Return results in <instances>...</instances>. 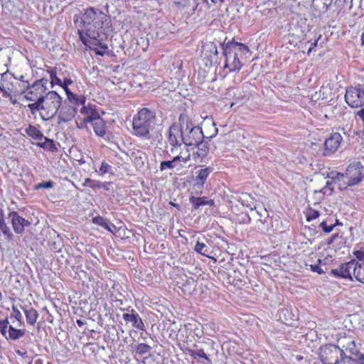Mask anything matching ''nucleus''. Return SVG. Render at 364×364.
Masks as SVG:
<instances>
[{"label":"nucleus","instance_id":"2eb2a0df","mask_svg":"<svg viewBox=\"0 0 364 364\" xmlns=\"http://www.w3.org/2000/svg\"><path fill=\"white\" fill-rule=\"evenodd\" d=\"M343 138L340 133L335 132L331 134L324 141V156H329L334 153L339 147Z\"/></svg>","mask_w":364,"mask_h":364},{"label":"nucleus","instance_id":"603ef678","mask_svg":"<svg viewBox=\"0 0 364 364\" xmlns=\"http://www.w3.org/2000/svg\"><path fill=\"white\" fill-rule=\"evenodd\" d=\"M333 181H327L326 183V186L321 190V192H322L323 194H326L328 191H330V193H328L331 195L333 191Z\"/></svg>","mask_w":364,"mask_h":364},{"label":"nucleus","instance_id":"5701e85b","mask_svg":"<svg viewBox=\"0 0 364 364\" xmlns=\"http://www.w3.org/2000/svg\"><path fill=\"white\" fill-rule=\"evenodd\" d=\"M193 146L198 148V151L194 152L193 154L195 160H196L197 157L200 159L205 158L208 155L210 150L209 142L208 141L205 140V139L200 141V142L197 143V144L194 145Z\"/></svg>","mask_w":364,"mask_h":364},{"label":"nucleus","instance_id":"7c9ffc66","mask_svg":"<svg viewBox=\"0 0 364 364\" xmlns=\"http://www.w3.org/2000/svg\"><path fill=\"white\" fill-rule=\"evenodd\" d=\"M25 132L28 136L36 140L41 141L43 138H45L43 134L35 126L31 124L28 125V127L26 129Z\"/></svg>","mask_w":364,"mask_h":364},{"label":"nucleus","instance_id":"49530a36","mask_svg":"<svg viewBox=\"0 0 364 364\" xmlns=\"http://www.w3.org/2000/svg\"><path fill=\"white\" fill-rule=\"evenodd\" d=\"M320 215L319 211L314 210L311 208H308L306 213V218L307 221H311L318 218Z\"/></svg>","mask_w":364,"mask_h":364},{"label":"nucleus","instance_id":"6e6552de","mask_svg":"<svg viewBox=\"0 0 364 364\" xmlns=\"http://www.w3.org/2000/svg\"><path fill=\"white\" fill-rule=\"evenodd\" d=\"M345 101L352 108L364 105V84L348 87L346 90Z\"/></svg>","mask_w":364,"mask_h":364},{"label":"nucleus","instance_id":"09e8293b","mask_svg":"<svg viewBox=\"0 0 364 364\" xmlns=\"http://www.w3.org/2000/svg\"><path fill=\"white\" fill-rule=\"evenodd\" d=\"M176 166V165L173 163L172 160L162 161L160 164V171H164L167 169H173Z\"/></svg>","mask_w":364,"mask_h":364},{"label":"nucleus","instance_id":"e433bc0d","mask_svg":"<svg viewBox=\"0 0 364 364\" xmlns=\"http://www.w3.org/2000/svg\"><path fill=\"white\" fill-rule=\"evenodd\" d=\"M58 73L61 77L63 82H65L66 84H72L73 82V80L70 77V72L66 65H63L62 68H58Z\"/></svg>","mask_w":364,"mask_h":364},{"label":"nucleus","instance_id":"13d9d810","mask_svg":"<svg viewBox=\"0 0 364 364\" xmlns=\"http://www.w3.org/2000/svg\"><path fill=\"white\" fill-rule=\"evenodd\" d=\"M31 85L29 83V82H26L25 83L22 84L21 89L20 90L21 94L27 93V92L29 91L31 88Z\"/></svg>","mask_w":364,"mask_h":364},{"label":"nucleus","instance_id":"412c9836","mask_svg":"<svg viewBox=\"0 0 364 364\" xmlns=\"http://www.w3.org/2000/svg\"><path fill=\"white\" fill-rule=\"evenodd\" d=\"M36 82L31 84L29 91L24 95V97L28 101H35L47 93L48 89L43 88L39 85L36 87Z\"/></svg>","mask_w":364,"mask_h":364},{"label":"nucleus","instance_id":"8fccbe9b","mask_svg":"<svg viewBox=\"0 0 364 364\" xmlns=\"http://www.w3.org/2000/svg\"><path fill=\"white\" fill-rule=\"evenodd\" d=\"M100 183L101 181H100L92 180L90 178H86L83 186H88L90 188L93 189L96 188H100Z\"/></svg>","mask_w":364,"mask_h":364},{"label":"nucleus","instance_id":"b1692460","mask_svg":"<svg viewBox=\"0 0 364 364\" xmlns=\"http://www.w3.org/2000/svg\"><path fill=\"white\" fill-rule=\"evenodd\" d=\"M105 36V34L100 35V37L97 38L100 40L99 43H87L85 46L95 50L97 55L102 56L108 49L107 44L103 43Z\"/></svg>","mask_w":364,"mask_h":364},{"label":"nucleus","instance_id":"20e7f679","mask_svg":"<svg viewBox=\"0 0 364 364\" xmlns=\"http://www.w3.org/2000/svg\"><path fill=\"white\" fill-rule=\"evenodd\" d=\"M40 99L42 101V112H40V115L43 120L47 121L58 112L62 97L55 91H49Z\"/></svg>","mask_w":364,"mask_h":364},{"label":"nucleus","instance_id":"f3484780","mask_svg":"<svg viewBox=\"0 0 364 364\" xmlns=\"http://www.w3.org/2000/svg\"><path fill=\"white\" fill-rule=\"evenodd\" d=\"M333 0H313L311 9L314 16H321L326 14Z\"/></svg>","mask_w":364,"mask_h":364},{"label":"nucleus","instance_id":"79ce46f5","mask_svg":"<svg viewBox=\"0 0 364 364\" xmlns=\"http://www.w3.org/2000/svg\"><path fill=\"white\" fill-rule=\"evenodd\" d=\"M0 230H1L2 233L4 234L5 239L8 242H11L13 240V233L11 231L9 227L6 225L5 223V221L0 223Z\"/></svg>","mask_w":364,"mask_h":364},{"label":"nucleus","instance_id":"423d86ee","mask_svg":"<svg viewBox=\"0 0 364 364\" xmlns=\"http://www.w3.org/2000/svg\"><path fill=\"white\" fill-rule=\"evenodd\" d=\"M364 166L360 161H353L347 168L346 173L337 174V178L341 177L343 182L348 186H353L360 183L363 179Z\"/></svg>","mask_w":364,"mask_h":364},{"label":"nucleus","instance_id":"9d476101","mask_svg":"<svg viewBox=\"0 0 364 364\" xmlns=\"http://www.w3.org/2000/svg\"><path fill=\"white\" fill-rule=\"evenodd\" d=\"M213 171V168L205 166H200V168L196 171L195 176L193 177L192 194L201 196L207 178Z\"/></svg>","mask_w":364,"mask_h":364},{"label":"nucleus","instance_id":"bf43d9fd","mask_svg":"<svg viewBox=\"0 0 364 364\" xmlns=\"http://www.w3.org/2000/svg\"><path fill=\"white\" fill-rule=\"evenodd\" d=\"M354 255L358 260L362 261L363 263H364V251L357 250L354 252Z\"/></svg>","mask_w":364,"mask_h":364},{"label":"nucleus","instance_id":"a19ab883","mask_svg":"<svg viewBox=\"0 0 364 364\" xmlns=\"http://www.w3.org/2000/svg\"><path fill=\"white\" fill-rule=\"evenodd\" d=\"M134 348L136 353L140 355H143L150 352L151 350V347L150 346L143 343L136 345Z\"/></svg>","mask_w":364,"mask_h":364},{"label":"nucleus","instance_id":"ddd939ff","mask_svg":"<svg viewBox=\"0 0 364 364\" xmlns=\"http://www.w3.org/2000/svg\"><path fill=\"white\" fill-rule=\"evenodd\" d=\"M168 141L172 146L171 151L184 144V132L177 127L176 123H173L168 129Z\"/></svg>","mask_w":364,"mask_h":364},{"label":"nucleus","instance_id":"a878e982","mask_svg":"<svg viewBox=\"0 0 364 364\" xmlns=\"http://www.w3.org/2000/svg\"><path fill=\"white\" fill-rule=\"evenodd\" d=\"M26 330L25 328H16L13 325H9L8 330V337L6 340L16 341L23 337L26 334Z\"/></svg>","mask_w":364,"mask_h":364},{"label":"nucleus","instance_id":"393cba45","mask_svg":"<svg viewBox=\"0 0 364 364\" xmlns=\"http://www.w3.org/2000/svg\"><path fill=\"white\" fill-rule=\"evenodd\" d=\"M20 307L25 314L26 322L28 324L33 326L39 316L38 311L31 306L23 307L20 305Z\"/></svg>","mask_w":364,"mask_h":364},{"label":"nucleus","instance_id":"a18cd8bd","mask_svg":"<svg viewBox=\"0 0 364 364\" xmlns=\"http://www.w3.org/2000/svg\"><path fill=\"white\" fill-rule=\"evenodd\" d=\"M105 173H113L112 166L107 164L105 161H103L99 168V174L104 175Z\"/></svg>","mask_w":364,"mask_h":364},{"label":"nucleus","instance_id":"4be33fe9","mask_svg":"<svg viewBox=\"0 0 364 364\" xmlns=\"http://www.w3.org/2000/svg\"><path fill=\"white\" fill-rule=\"evenodd\" d=\"M131 159L134 163V166L138 170H140L144 168V162L147 157L144 151L137 149L132 153Z\"/></svg>","mask_w":364,"mask_h":364},{"label":"nucleus","instance_id":"2f4dec72","mask_svg":"<svg viewBox=\"0 0 364 364\" xmlns=\"http://www.w3.org/2000/svg\"><path fill=\"white\" fill-rule=\"evenodd\" d=\"M353 275L358 282L364 284V263H359L355 260Z\"/></svg>","mask_w":364,"mask_h":364},{"label":"nucleus","instance_id":"774afa93","mask_svg":"<svg viewBox=\"0 0 364 364\" xmlns=\"http://www.w3.org/2000/svg\"><path fill=\"white\" fill-rule=\"evenodd\" d=\"M0 92H2V95L4 97H9V93L6 91V90L5 89L4 86L2 85L1 86V90H0Z\"/></svg>","mask_w":364,"mask_h":364},{"label":"nucleus","instance_id":"7ed1b4c3","mask_svg":"<svg viewBox=\"0 0 364 364\" xmlns=\"http://www.w3.org/2000/svg\"><path fill=\"white\" fill-rule=\"evenodd\" d=\"M220 44L225 58L224 68H228L229 73L239 72L242 67L240 58L250 52L249 47L244 43L235 41V38H232L227 43L225 41L223 43L220 42Z\"/></svg>","mask_w":364,"mask_h":364},{"label":"nucleus","instance_id":"f03ea898","mask_svg":"<svg viewBox=\"0 0 364 364\" xmlns=\"http://www.w3.org/2000/svg\"><path fill=\"white\" fill-rule=\"evenodd\" d=\"M162 112L154 108L143 107L138 110L132 120V134L150 139V132L163 124Z\"/></svg>","mask_w":364,"mask_h":364},{"label":"nucleus","instance_id":"a211bd4d","mask_svg":"<svg viewBox=\"0 0 364 364\" xmlns=\"http://www.w3.org/2000/svg\"><path fill=\"white\" fill-rule=\"evenodd\" d=\"M189 202L192 205V210H197L201 206L208 205L210 207L215 206V201L213 199H208V197L200 196H196L195 194H191L189 197Z\"/></svg>","mask_w":364,"mask_h":364},{"label":"nucleus","instance_id":"338daca9","mask_svg":"<svg viewBox=\"0 0 364 364\" xmlns=\"http://www.w3.org/2000/svg\"><path fill=\"white\" fill-rule=\"evenodd\" d=\"M357 115L360 118L363 123V134H364V107H362L358 112Z\"/></svg>","mask_w":364,"mask_h":364},{"label":"nucleus","instance_id":"f704fd0d","mask_svg":"<svg viewBox=\"0 0 364 364\" xmlns=\"http://www.w3.org/2000/svg\"><path fill=\"white\" fill-rule=\"evenodd\" d=\"M51 79L50 84L51 87H53L54 85H61L63 83L61 77L58 75V68H50L48 70Z\"/></svg>","mask_w":364,"mask_h":364},{"label":"nucleus","instance_id":"dca6fc26","mask_svg":"<svg viewBox=\"0 0 364 364\" xmlns=\"http://www.w3.org/2000/svg\"><path fill=\"white\" fill-rule=\"evenodd\" d=\"M77 113V107L67 104L65 102L60 107L58 115V123H65L71 121Z\"/></svg>","mask_w":364,"mask_h":364},{"label":"nucleus","instance_id":"bb28decb","mask_svg":"<svg viewBox=\"0 0 364 364\" xmlns=\"http://www.w3.org/2000/svg\"><path fill=\"white\" fill-rule=\"evenodd\" d=\"M176 126L183 132H185L194 127L193 123L190 119L189 117L186 114H181L179 115L178 123H176Z\"/></svg>","mask_w":364,"mask_h":364},{"label":"nucleus","instance_id":"cd10ccee","mask_svg":"<svg viewBox=\"0 0 364 364\" xmlns=\"http://www.w3.org/2000/svg\"><path fill=\"white\" fill-rule=\"evenodd\" d=\"M92 223L99 225L111 232H112V228H115V225L113 223H110L107 219L100 215L94 217L92 220Z\"/></svg>","mask_w":364,"mask_h":364},{"label":"nucleus","instance_id":"f8f14e48","mask_svg":"<svg viewBox=\"0 0 364 364\" xmlns=\"http://www.w3.org/2000/svg\"><path fill=\"white\" fill-rule=\"evenodd\" d=\"M355 259L341 263L338 267L332 269L331 274L336 278L348 279L353 281V269H355Z\"/></svg>","mask_w":364,"mask_h":364},{"label":"nucleus","instance_id":"5fc2aeb1","mask_svg":"<svg viewBox=\"0 0 364 364\" xmlns=\"http://www.w3.org/2000/svg\"><path fill=\"white\" fill-rule=\"evenodd\" d=\"M321 38V35L319 34V36L314 41H308L309 43H310V46H309V48L307 51V54L309 55L310 53L312 51V50L317 46L318 45V42L319 41V39Z\"/></svg>","mask_w":364,"mask_h":364},{"label":"nucleus","instance_id":"0eeeda50","mask_svg":"<svg viewBox=\"0 0 364 364\" xmlns=\"http://www.w3.org/2000/svg\"><path fill=\"white\" fill-rule=\"evenodd\" d=\"M212 127L213 128V133L209 136H205L204 135L202 128L199 126H194L185 131L184 144L186 146H192L197 144V143L200 142V141L204 139H207L208 141H210L218 133V129L216 127V124L214 121H212Z\"/></svg>","mask_w":364,"mask_h":364},{"label":"nucleus","instance_id":"9b49d317","mask_svg":"<svg viewBox=\"0 0 364 364\" xmlns=\"http://www.w3.org/2000/svg\"><path fill=\"white\" fill-rule=\"evenodd\" d=\"M203 54L206 66H214L220 63L217 46L213 42H207L203 46Z\"/></svg>","mask_w":364,"mask_h":364},{"label":"nucleus","instance_id":"680f3d73","mask_svg":"<svg viewBox=\"0 0 364 364\" xmlns=\"http://www.w3.org/2000/svg\"><path fill=\"white\" fill-rule=\"evenodd\" d=\"M9 323H6L3 328H1L0 330V332L1 333V335L6 339V337H8V333H7V328L9 329Z\"/></svg>","mask_w":364,"mask_h":364},{"label":"nucleus","instance_id":"3c124183","mask_svg":"<svg viewBox=\"0 0 364 364\" xmlns=\"http://www.w3.org/2000/svg\"><path fill=\"white\" fill-rule=\"evenodd\" d=\"M319 226L322 228L325 233H330L335 228V225L331 224L328 225L326 220L321 222Z\"/></svg>","mask_w":364,"mask_h":364},{"label":"nucleus","instance_id":"6e6d98bb","mask_svg":"<svg viewBox=\"0 0 364 364\" xmlns=\"http://www.w3.org/2000/svg\"><path fill=\"white\" fill-rule=\"evenodd\" d=\"M70 85V84H66L65 82H63L60 86L65 90L67 97L70 96L71 97H73L74 93L68 87V85Z\"/></svg>","mask_w":364,"mask_h":364},{"label":"nucleus","instance_id":"864d4df0","mask_svg":"<svg viewBox=\"0 0 364 364\" xmlns=\"http://www.w3.org/2000/svg\"><path fill=\"white\" fill-rule=\"evenodd\" d=\"M318 264H311L310 265V269L312 272H317L318 274H322L325 272L321 268L319 264L321 262V260L320 259H318Z\"/></svg>","mask_w":364,"mask_h":364},{"label":"nucleus","instance_id":"1a4fd4ad","mask_svg":"<svg viewBox=\"0 0 364 364\" xmlns=\"http://www.w3.org/2000/svg\"><path fill=\"white\" fill-rule=\"evenodd\" d=\"M213 344L214 342L209 339L207 342L195 343L192 348H186V351L193 359H197L200 362H202L201 360H205L210 364L212 361L209 358V350H212Z\"/></svg>","mask_w":364,"mask_h":364},{"label":"nucleus","instance_id":"c756f323","mask_svg":"<svg viewBox=\"0 0 364 364\" xmlns=\"http://www.w3.org/2000/svg\"><path fill=\"white\" fill-rule=\"evenodd\" d=\"M43 139L44 140V141L37 142L35 144L37 146L50 152H55L58 151V148L56 147L55 142L53 139H49L46 136H45V138H43Z\"/></svg>","mask_w":364,"mask_h":364},{"label":"nucleus","instance_id":"473e14b6","mask_svg":"<svg viewBox=\"0 0 364 364\" xmlns=\"http://www.w3.org/2000/svg\"><path fill=\"white\" fill-rule=\"evenodd\" d=\"M10 318L14 319L12 323L15 324L16 326L21 327L24 326V322L23 321V316L17 306H13L12 312L10 314Z\"/></svg>","mask_w":364,"mask_h":364},{"label":"nucleus","instance_id":"0e129e2a","mask_svg":"<svg viewBox=\"0 0 364 364\" xmlns=\"http://www.w3.org/2000/svg\"><path fill=\"white\" fill-rule=\"evenodd\" d=\"M112 184V182H101L100 183V188H102L104 190L108 191L110 190V185Z\"/></svg>","mask_w":364,"mask_h":364},{"label":"nucleus","instance_id":"72a5a7b5","mask_svg":"<svg viewBox=\"0 0 364 364\" xmlns=\"http://www.w3.org/2000/svg\"><path fill=\"white\" fill-rule=\"evenodd\" d=\"M341 345V348L343 350L345 349V350L348 352L351 355H355L356 358H358L360 354H362L358 350L356 349L355 343L353 340H351L350 338H349V341L346 344Z\"/></svg>","mask_w":364,"mask_h":364},{"label":"nucleus","instance_id":"c03bdc74","mask_svg":"<svg viewBox=\"0 0 364 364\" xmlns=\"http://www.w3.org/2000/svg\"><path fill=\"white\" fill-rule=\"evenodd\" d=\"M68 100L75 104V105H84L86 101V98L83 95H77L74 94V97H71L70 96L68 97Z\"/></svg>","mask_w":364,"mask_h":364},{"label":"nucleus","instance_id":"f257e3e1","mask_svg":"<svg viewBox=\"0 0 364 364\" xmlns=\"http://www.w3.org/2000/svg\"><path fill=\"white\" fill-rule=\"evenodd\" d=\"M73 21L84 45L99 43L97 38L105 34V29L112 26L109 16L98 8L91 6L82 9L79 14H75Z\"/></svg>","mask_w":364,"mask_h":364},{"label":"nucleus","instance_id":"58836bf2","mask_svg":"<svg viewBox=\"0 0 364 364\" xmlns=\"http://www.w3.org/2000/svg\"><path fill=\"white\" fill-rule=\"evenodd\" d=\"M257 214L260 217L262 218V213L261 212H259V210H257ZM264 213L267 214V217L266 218L262 220L261 218L259 219V221L262 223V225H263L262 228H259L261 230V231L262 232H269V231H272L274 232L275 230L273 228V225H272L271 227H269L268 225V213H267V211L266 209H264Z\"/></svg>","mask_w":364,"mask_h":364},{"label":"nucleus","instance_id":"69168bd1","mask_svg":"<svg viewBox=\"0 0 364 364\" xmlns=\"http://www.w3.org/2000/svg\"><path fill=\"white\" fill-rule=\"evenodd\" d=\"M191 0H178L176 3L181 5L183 7H187L190 5Z\"/></svg>","mask_w":364,"mask_h":364},{"label":"nucleus","instance_id":"052dcab7","mask_svg":"<svg viewBox=\"0 0 364 364\" xmlns=\"http://www.w3.org/2000/svg\"><path fill=\"white\" fill-rule=\"evenodd\" d=\"M87 123H90V122H86V119L84 118L82 119V120L78 123L77 122H76V126L78 129H84L86 127V125Z\"/></svg>","mask_w":364,"mask_h":364},{"label":"nucleus","instance_id":"4d7b16f0","mask_svg":"<svg viewBox=\"0 0 364 364\" xmlns=\"http://www.w3.org/2000/svg\"><path fill=\"white\" fill-rule=\"evenodd\" d=\"M35 82H36V84H37V85H35L36 87L38 85H39V86H42L43 88L48 89L47 88V85L48 83V79L43 77L41 79L36 80Z\"/></svg>","mask_w":364,"mask_h":364},{"label":"nucleus","instance_id":"37998d69","mask_svg":"<svg viewBox=\"0 0 364 364\" xmlns=\"http://www.w3.org/2000/svg\"><path fill=\"white\" fill-rule=\"evenodd\" d=\"M33 103H31L28 105V107L29 108L31 113L33 115L36 113V112H42V101L41 99L36 100L33 101Z\"/></svg>","mask_w":364,"mask_h":364},{"label":"nucleus","instance_id":"6ab92c4d","mask_svg":"<svg viewBox=\"0 0 364 364\" xmlns=\"http://www.w3.org/2000/svg\"><path fill=\"white\" fill-rule=\"evenodd\" d=\"M122 318L127 323H130L132 327L139 330H144V324L142 319L134 309H132L131 313H124Z\"/></svg>","mask_w":364,"mask_h":364},{"label":"nucleus","instance_id":"4468645a","mask_svg":"<svg viewBox=\"0 0 364 364\" xmlns=\"http://www.w3.org/2000/svg\"><path fill=\"white\" fill-rule=\"evenodd\" d=\"M9 218L11 219L14 231L16 234L22 235L25 228L31 225V222L20 216L18 213L16 211L10 212Z\"/></svg>","mask_w":364,"mask_h":364},{"label":"nucleus","instance_id":"aec40b11","mask_svg":"<svg viewBox=\"0 0 364 364\" xmlns=\"http://www.w3.org/2000/svg\"><path fill=\"white\" fill-rule=\"evenodd\" d=\"M80 113L85 115L86 122H92L100 116L97 111V107L94 104L89 103L87 105H82L80 110Z\"/></svg>","mask_w":364,"mask_h":364},{"label":"nucleus","instance_id":"c85d7f7f","mask_svg":"<svg viewBox=\"0 0 364 364\" xmlns=\"http://www.w3.org/2000/svg\"><path fill=\"white\" fill-rule=\"evenodd\" d=\"M91 123L92 124L93 130L97 136H103L105 134V122L100 116L97 119L92 121Z\"/></svg>","mask_w":364,"mask_h":364},{"label":"nucleus","instance_id":"39448f33","mask_svg":"<svg viewBox=\"0 0 364 364\" xmlns=\"http://www.w3.org/2000/svg\"><path fill=\"white\" fill-rule=\"evenodd\" d=\"M318 355L323 364H341L346 353L340 346L328 344L319 348Z\"/></svg>","mask_w":364,"mask_h":364},{"label":"nucleus","instance_id":"4c0bfd02","mask_svg":"<svg viewBox=\"0 0 364 364\" xmlns=\"http://www.w3.org/2000/svg\"><path fill=\"white\" fill-rule=\"evenodd\" d=\"M341 364H364V355L360 354L358 358H353L350 355L342 357Z\"/></svg>","mask_w":364,"mask_h":364},{"label":"nucleus","instance_id":"de8ad7c7","mask_svg":"<svg viewBox=\"0 0 364 364\" xmlns=\"http://www.w3.org/2000/svg\"><path fill=\"white\" fill-rule=\"evenodd\" d=\"M55 183L51 181H43L41 183H39L36 184L34 187L35 190H39L40 188H53L54 187Z\"/></svg>","mask_w":364,"mask_h":364},{"label":"nucleus","instance_id":"e2e57ef3","mask_svg":"<svg viewBox=\"0 0 364 364\" xmlns=\"http://www.w3.org/2000/svg\"><path fill=\"white\" fill-rule=\"evenodd\" d=\"M338 233L332 235L329 238H328L326 244L328 245H331L338 237Z\"/></svg>","mask_w":364,"mask_h":364},{"label":"nucleus","instance_id":"c9c22d12","mask_svg":"<svg viewBox=\"0 0 364 364\" xmlns=\"http://www.w3.org/2000/svg\"><path fill=\"white\" fill-rule=\"evenodd\" d=\"M194 250L203 256L210 257L209 255L211 253L210 247H208L204 242L198 240L194 247Z\"/></svg>","mask_w":364,"mask_h":364},{"label":"nucleus","instance_id":"ea45409f","mask_svg":"<svg viewBox=\"0 0 364 364\" xmlns=\"http://www.w3.org/2000/svg\"><path fill=\"white\" fill-rule=\"evenodd\" d=\"M48 246L50 250L59 252L63 247V239L58 235L55 240L48 242Z\"/></svg>","mask_w":364,"mask_h":364}]
</instances>
